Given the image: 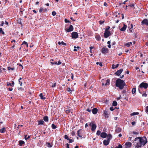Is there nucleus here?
<instances>
[{
	"label": "nucleus",
	"instance_id": "1",
	"mask_svg": "<svg viewBox=\"0 0 148 148\" xmlns=\"http://www.w3.org/2000/svg\"><path fill=\"white\" fill-rule=\"evenodd\" d=\"M147 142V139L145 137H139L135 138L133 143L135 148H140L144 146Z\"/></svg>",
	"mask_w": 148,
	"mask_h": 148
},
{
	"label": "nucleus",
	"instance_id": "2",
	"mask_svg": "<svg viewBox=\"0 0 148 148\" xmlns=\"http://www.w3.org/2000/svg\"><path fill=\"white\" fill-rule=\"evenodd\" d=\"M115 85L116 87H118L121 89H122L125 85V82L120 79H117L116 81Z\"/></svg>",
	"mask_w": 148,
	"mask_h": 148
},
{
	"label": "nucleus",
	"instance_id": "3",
	"mask_svg": "<svg viewBox=\"0 0 148 148\" xmlns=\"http://www.w3.org/2000/svg\"><path fill=\"white\" fill-rule=\"evenodd\" d=\"M148 87V84L147 83L144 82L141 83L139 86L138 90L139 92L140 93H141L140 92L143 88L144 89H146Z\"/></svg>",
	"mask_w": 148,
	"mask_h": 148
},
{
	"label": "nucleus",
	"instance_id": "4",
	"mask_svg": "<svg viewBox=\"0 0 148 148\" xmlns=\"http://www.w3.org/2000/svg\"><path fill=\"white\" fill-rule=\"evenodd\" d=\"M89 125L91 127V130L93 132H95V130L97 127L96 124L93 122H91L89 124Z\"/></svg>",
	"mask_w": 148,
	"mask_h": 148
},
{
	"label": "nucleus",
	"instance_id": "5",
	"mask_svg": "<svg viewBox=\"0 0 148 148\" xmlns=\"http://www.w3.org/2000/svg\"><path fill=\"white\" fill-rule=\"evenodd\" d=\"M110 84V80L108 79L104 81L102 83L103 86H109Z\"/></svg>",
	"mask_w": 148,
	"mask_h": 148
},
{
	"label": "nucleus",
	"instance_id": "6",
	"mask_svg": "<svg viewBox=\"0 0 148 148\" xmlns=\"http://www.w3.org/2000/svg\"><path fill=\"white\" fill-rule=\"evenodd\" d=\"M78 34L76 32H73L71 34V37L73 39H76L78 37Z\"/></svg>",
	"mask_w": 148,
	"mask_h": 148
},
{
	"label": "nucleus",
	"instance_id": "7",
	"mask_svg": "<svg viewBox=\"0 0 148 148\" xmlns=\"http://www.w3.org/2000/svg\"><path fill=\"white\" fill-rule=\"evenodd\" d=\"M110 35V32L109 31H106V30L105 32L104 33V37L106 38H107Z\"/></svg>",
	"mask_w": 148,
	"mask_h": 148
},
{
	"label": "nucleus",
	"instance_id": "8",
	"mask_svg": "<svg viewBox=\"0 0 148 148\" xmlns=\"http://www.w3.org/2000/svg\"><path fill=\"white\" fill-rule=\"evenodd\" d=\"M101 51L102 53L105 54L108 52V49L107 48L103 47L101 49Z\"/></svg>",
	"mask_w": 148,
	"mask_h": 148
},
{
	"label": "nucleus",
	"instance_id": "9",
	"mask_svg": "<svg viewBox=\"0 0 148 148\" xmlns=\"http://www.w3.org/2000/svg\"><path fill=\"white\" fill-rule=\"evenodd\" d=\"M73 29V27L72 25H71L69 28L66 29V31L67 32H69L72 31Z\"/></svg>",
	"mask_w": 148,
	"mask_h": 148
},
{
	"label": "nucleus",
	"instance_id": "10",
	"mask_svg": "<svg viewBox=\"0 0 148 148\" xmlns=\"http://www.w3.org/2000/svg\"><path fill=\"white\" fill-rule=\"evenodd\" d=\"M120 30L122 31H124L127 28V25H125L124 23H123V26L121 28H120V26H119Z\"/></svg>",
	"mask_w": 148,
	"mask_h": 148
},
{
	"label": "nucleus",
	"instance_id": "11",
	"mask_svg": "<svg viewBox=\"0 0 148 148\" xmlns=\"http://www.w3.org/2000/svg\"><path fill=\"white\" fill-rule=\"evenodd\" d=\"M142 25L145 24L147 25H148V20L147 19H144L141 22Z\"/></svg>",
	"mask_w": 148,
	"mask_h": 148
},
{
	"label": "nucleus",
	"instance_id": "12",
	"mask_svg": "<svg viewBox=\"0 0 148 148\" xmlns=\"http://www.w3.org/2000/svg\"><path fill=\"white\" fill-rule=\"evenodd\" d=\"M123 71V69H121L119 70H118L115 73V74L116 75L119 76L121 73Z\"/></svg>",
	"mask_w": 148,
	"mask_h": 148
},
{
	"label": "nucleus",
	"instance_id": "13",
	"mask_svg": "<svg viewBox=\"0 0 148 148\" xmlns=\"http://www.w3.org/2000/svg\"><path fill=\"white\" fill-rule=\"evenodd\" d=\"M125 145L126 146V148H128L132 146V144L130 142H127L125 143Z\"/></svg>",
	"mask_w": 148,
	"mask_h": 148
},
{
	"label": "nucleus",
	"instance_id": "14",
	"mask_svg": "<svg viewBox=\"0 0 148 148\" xmlns=\"http://www.w3.org/2000/svg\"><path fill=\"white\" fill-rule=\"evenodd\" d=\"M110 141L108 140H104L103 141V144L104 145H108Z\"/></svg>",
	"mask_w": 148,
	"mask_h": 148
},
{
	"label": "nucleus",
	"instance_id": "15",
	"mask_svg": "<svg viewBox=\"0 0 148 148\" xmlns=\"http://www.w3.org/2000/svg\"><path fill=\"white\" fill-rule=\"evenodd\" d=\"M107 136V134L105 132H102L101 133L100 136L101 137L105 138Z\"/></svg>",
	"mask_w": 148,
	"mask_h": 148
},
{
	"label": "nucleus",
	"instance_id": "16",
	"mask_svg": "<svg viewBox=\"0 0 148 148\" xmlns=\"http://www.w3.org/2000/svg\"><path fill=\"white\" fill-rule=\"evenodd\" d=\"M47 9L46 8H41L39 10V12L40 13L43 11L44 12H47Z\"/></svg>",
	"mask_w": 148,
	"mask_h": 148
},
{
	"label": "nucleus",
	"instance_id": "17",
	"mask_svg": "<svg viewBox=\"0 0 148 148\" xmlns=\"http://www.w3.org/2000/svg\"><path fill=\"white\" fill-rule=\"evenodd\" d=\"M14 82L13 81H12V83H10L9 82H7V85L10 86H11L13 87L14 86Z\"/></svg>",
	"mask_w": 148,
	"mask_h": 148
},
{
	"label": "nucleus",
	"instance_id": "18",
	"mask_svg": "<svg viewBox=\"0 0 148 148\" xmlns=\"http://www.w3.org/2000/svg\"><path fill=\"white\" fill-rule=\"evenodd\" d=\"M92 112L94 114H96L97 112V109L96 108H94L92 109Z\"/></svg>",
	"mask_w": 148,
	"mask_h": 148
},
{
	"label": "nucleus",
	"instance_id": "19",
	"mask_svg": "<svg viewBox=\"0 0 148 148\" xmlns=\"http://www.w3.org/2000/svg\"><path fill=\"white\" fill-rule=\"evenodd\" d=\"M6 131V130L5 127H3L0 130V132L1 133H4Z\"/></svg>",
	"mask_w": 148,
	"mask_h": 148
},
{
	"label": "nucleus",
	"instance_id": "20",
	"mask_svg": "<svg viewBox=\"0 0 148 148\" xmlns=\"http://www.w3.org/2000/svg\"><path fill=\"white\" fill-rule=\"evenodd\" d=\"M96 39L97 40H99L101 39L100 36L99 34H96L95 35Z\"/></svg>",
	"mask_w": 148,
	"mask_h": 148
},
{
	"label": "nucleus",
	"instance_id": "21",
	"mask_svg": "<svg viewBox=\"0 0 148 148\" xmlns=\"http://www.w3.org/2000/svg\"><path fill=\"white\" fill-rule=\"evenodd\" d=\"M66 90L68 92H70V93H71L72 92H74V90L73 89H71L70 88H68Z\"/></svg>",
	"mask_w": 148,
	"mask_h": 148
},
{
	"label": "nucleus",
	"instance_id": "22",
	"mask_svg": "<svg viewBox=\"0 0 148 148\" xmlns=\"http://www.w3.org/2000/svg\"><path fill=\"white\" fill-rule=\"evenodd\" d=\"M139 113L138 112H134L130 114L131 116H134L135 115H138L139 114Z\"/></svg>",
	"mask_w": 148,
	"mask_h": 148
},
{
	"label": "nucleus",
	"instance_id": "23",
	"mask_svg": "<svg viewBox=\"0 0 148 148\" xmlns=\"http://www.w3.org/2000/svg\"><path fill=\"white\" fill-rule=\"evenodd\" d=\"M39 96L41 99L44 100L45 99V97L43 95L42 93H40L39 95Z\"/></svg>",
	"mask_w": 148,
	"mask_h": 148
},
{
	"label": "nucleus",
	"instance_id": "24",
	"mask_svg": "<svg viewBox=\"0 0 148 148\" xmlns=\"http://www.w3.org/2000/svg\"><path fill=\"white\" fill-rule=\"evenodd\" d=\"M131 45H132V43L131 42L127 43L125 44V45L128 47H129Z\"/></svg>",
	"mask_w": 148,
	"mask_h": 148
},
{
	"label": "nucleus",
	"instance_id": "25",
	"mask_svg": "<svg viewBox=\"0 0 148 148\" xmlns=\"http://www.w3.org/2000/svg\"><path fill=\"white\" fill-rule=\"evenodd\" d=\"M44 123V122L43 120H40L38 122V125H43Z\"/></svg>",
	"mask_w": 148,
	"mask_h": 148
},
{
	"label": "nucleus",
	"instance_id": "26",
	"mask_svg": "<svg viewBox=\"0 0 148 148\" xmlns=\"http://www.w3.org/2000/svg\"><path fill=\"white\" fill-rule=\"evenodd\" d=\"M112 137V135L110 134H108L107 136V140L110 141Z\"/></svg>",
	"mask_w": 148,
	"mask_h": 148
},
{
	"label": "nucleus",
	"instance_id": "27",
	"mask_svg": "<svg viewBox=\"0 0 148 148\" xmlns=\"http://www.w3.org/2000/svg\"><path fill=\"white\" fill-rule=\"evenodd\" d=\"M43 119L45 122H48V118L47 116H45L44 117Z\"/></svg>",
	"mask_w": 148,
	"mask_h": 148
},
{
	"label": "nucleus",
	"instance_id": "28",
	"mask_svg": "<svg viewBox=\"0 0 148 148\" xmlns=\"http://www.w3.org/2000/svg\"><path fill=\"white\" fill-rule=\"evenodd\" d=\"M103 114L105 115V116L106 117H108V112L107 111H104L103 112Z\"/></svg>",
	"mask_w": 148,
	"mask_h": 148
},
{
	"label": "nucleus",
	"instance_id": "29",
	"mask_svg": "<svg viewBox=\"0 0 148 148\" xmlns=\"http://www.w3.org/2000/svg\"><path fill=\"white\" fill-rule=\"evenodd\" d=\"M58 44L59 45H63L66 46V44L63 41L62 42H58Z\"/></svg>",
	"mask_w": 148,
	"mask_h": 148
},
{
	"label": "nucleus",
	"instance_id": "30",
	"mask_svg": "<svg viewBox=\"0 0 148 148\" xmlns=\"http://www.w3.org/2000/svg\"><path fill=\"white\" fill-rule=\"evenodd\" d=\"M19 145L20 146H22L25 143L24 142L23 140H20L19 141Z\"/></svg>",
	"mask_w": 148,
	"mask_h": 148
},
{
	"label": "nucleus",
	"instance_id": "31",
	"mask_svg": "<svg viewBox=\"0 0 148 148\" xmlns=\"http://www.w3.org/2000/svg\"><path fill=\"white\" fill-rule=\"evenodd\" d=\"M117 103L116 101H113V103H112V105L113 106H117Z\"/></svg>",
	"mask_w": 148,
	"mask_h": 148
},
{
	"label": "nucleus",
	"instance_id": "32",
	"mask_svg": "<svg viewBox=\"0 0 148 148\" xmlns=\"http://www.w3.org/2000/svg\"><path fill=\"white\" fill-rule=\"evenodd\" d=\"M47 146L49 147H52V146L51 145L50 143H47Z\"/></svg>",
	"mask_w": 148,
	"mask_h": 148
},
{
	"label": "nucleus",
	"instance_id": "33",
	"mask_svg": "<svg viewBox=\"0 0 148 148\" xmlns=\"http://www.w3.org/2000/svg\"><path fill=\"white\" fill-rule=\"evenodd\" d=\"M81 130H78L77 131V136L80 137H81L82 136L80 135V133H79V132H80V131Z\"/></svg>",
	"mask_w": 148,
	"mask_h": 148
},
{
	"label": "nucleus",
	"instance_id": "34",
	"mask_svg": "<svg viewBox=\"0 0 148 148\" xmlns=\"http://www.w3.org/2000/svg\"><path fill=\"white\" fill-rule=\"evenodd\" d=\"M136 92V88H134L132 89V94H134Z\"/></svg>",
	"mask_w": 148,
	"mask_h": 148
},
{
	"label": "nucleus",
	"instance_id": "35",
	"mask_svg": "<svg viewBox=\"0 0 148 148\" xmlns=\"http://www.w3.org/2000/svg\"><path fill=\"white\" fill-rule=\"evenodd\" d=\"M51 127L53 129H55L56 128V126L53 124H52Z\"/></svg>",
	"mask_w": 148,
	"mask_h": 148
},
{
	"label": "nucleus",
	"instance_id": "36",
	"mask_svg": "<svg viewBox=\"0 0 148 148\" xmlns=\"http://www.w3.org/2000/svg\"><path fill=\"white\" fill-rule=\"evenodd\" d=\"M50 63L51 64H56L58 65V62H51Z\"/></svg>",
	"mask_w": 148,
	"mask_h": 148
},
{
	"label": "nucleus",
	"instance_id": "37",
	"mask_svg": "<svg viewBox=\"0 0 148 148\" xmlns=\"http://www.w3.org/2000/svg\"><path fill=\"white\" fill-rule=\"evenodd\" d=\"M74 49L73 50V51H77V49H76V48H79V47H76L75 46L74 47Z\"/></svg>",
	"mask_w": 148,
	"mask_h": 148
},
{
	"label": "nucleus",
	"instance_id": "38",
	"mask_svg": "<svg viewBox=\"0 0 148 148\" xmlns=\"http://www.w3.org/2000/svg\"><path fill=\"white\" fill-rule=\"evenodd\" d=\"M101 132L99 131V130H98L97 131V133H96V134L98 136H99V135H101Z\"/></svg>",
	"mask_w": 148,
	"mask_h": 148
},
{
	"label": "nucleus",
	"instance_id": "39",
	"mask_svg": "<svg viewBox=\"0 0 148 148\" xmlns=\"http://www.w3.org/2000/svg\"><path fill=\"white\" fill-rule=\"evenodd\" d=\"M30 137V136H27V135H25V140H27Z\"/></svg>",
	"mask_w": 148,
	"mask_h": 148
},
{
	"label": "nucleus",
	"instance_id": "40",
	"mask_svg": "<svg viewBox=\"0 0 148 148\" xmlns=\"http://www.w3.org/2000/svg\"><path fill=\"white\" fill-rule=\"evenodd\" d=\"M64 138L67 139V140H69V138L68 137V136L67 135H65L64 136Z\"/></svg>",
	"mask_w": 148,
	"mask_h": 148
},
{
	"label": "nucleus",
	"instance_id": "41",
	"mask_svg": "<svg viewBox=\"0 0 148 148\" xmlns=\"http://www.w3.org/2000/svg\"><path fill=\"white\" fill-rule=\"evenodd\" d=\"M8 69L9 70H13L14 69V68H11L10 67H8Z\"/></svg>",
	"mask_w": 148,
	"mask_h": 148
},
{
	"label": "nucleus",
	"instance_id": "42",
	"mask_svg": "<svg viewBox=\"0 0 148 148\" xmlns=\"http://www.w3.org/2000/svg\"><path fill=\"white\" fill-rule=\"evenodd\" d=\"M56 14V12L54 11L52 12V14L53 16H55Z\"/></svg>",
	"mask_w": 148,
	"mask_h": 148
},
{
	"label": "nucleus",
	"instance_id": "43",
	"mask_svg": "<svg viewBox=\"0 0 148 148\" xmlns=\"http://www.w3.org/2000/svg\"><path fill=\"white\" fill-rule=\"evenodd\" d=\"M122 147L121 145H119L117 147H116L115 148H122Z\"/></svg>",
	"mask_w": 148,
	"mask_h": 148
},
{
	"label": "nucleus",
	"instance_id": "44",
	"mask_svg": "<svg viewBox=\"0 0 148 148\" xmlns=\"http://www.w3.org/2000/svg\"><path fill=\"white\" fill-rule=\"evenodd\" d=\"M112 69H114L115 68H116V67H115V65L113 64L112 65Z\"/></svg>",
	"mask_w": 148,
	"mask_h": 148
},
{
	"label": "nucleus",
	"instance_id": "45",
	"mask_svg": "<svg viewBox=\"0 0 148 148\" xmlns=\"http://www.w3.org/2000/svg\"><path fill=\"white\" fill-rule=\"evenodd\" d=\"M69 143H72L74 141V140L72 139H69Z\"/></svg>",
	"mask_w": 148,
	"mask_h": 148
},
{
	"label": "nucleus",
	"instance_id": "46",
	"mask_svg": "<svg viewBox=\"0 0 148 148\" xmlns=\"http://www.w3.org/2000/svg\"><path fill=\"white\" fill-rule=\"evenodd\" d=\"M64 21H65V22L66 23L69 22V21L66 19H65Z\"/></svg>",
	"mask_w": 148,
	"mask_h": 148
},
{
	"label": "nucleus",
	"instance_id": "47",
	"mask_svg": "<svg viewBox=\"0 0 148 148\" xmlns=\"http://www.w3.org/2000/svg\"><path fill=\"white\" fill-rule=\"evenodd\" d=\"M147 96V95L145 93H144L142 94V96L146 97Z\"/></svg>",
	"mask_w": 148,
	"mask_h": 148
},
{
	"label": "nucleus",
	"instance_id": "48",
	"mask_svg": "<svg viewBox=\"0 0 148 148\" xmlns=\"http://www.w3.org/2000/svg\"><path fill=\"white\" fill-rule=\"evenodd\" d=\"M146 111L147 112L148 114V106H147L146 107Z\"/></svg>",
	"mask_w": 148,
	"mask_h": 148
},
{
	"label": "nucleus",
	"instance_id": "49",
	"mask_svg": "<svg viewBox=\"0 0 148 148\" xmlns=\"http://www.w3.org/2000/svg\"><path fill=\"white\" fill-rule=\"evenodd\" d=\"M86 110L88 112H90L91 111V109L89 108H88Z\"/></svg>",
	"mask_w": 148,
	"mask_h": 148
},
{
	"label": "nucleus",
	"instance_id": "50",
	"mask_svg": "<svg viewBox=\"0 0 148 148\" xmlns=\"http://www.w3.org/2000/svg\"><path fill=\"white\" fill-rule=\"evenodd\" d=\"M114 109L112 107H111L110 108V110L111 111L114 110Z\"/></svg>",
	"mask_w": 148,
	"mask_h": 148
},
{
	"label": "nucleus",
	"instance_id": "51",
	"mask_svg": "<svg viewBox=\"0 0 148 148\" xmlns=\"http://www.w3.org/2000/svg\"><path fill=\"white\" fill-rule=\"evenodd\" d=\"M56 86V83H54L53 84H52V86L53 87H55Z\"/></svg>",
	"mask_w": 148,
	"mask_h": 148
},
{
	"label": "nucleus",
	"instance_id": "52",
	"mask_svg": "<svg viewBox=\"0 0 148 148\" xmlns=\"http://www.w3.org/2000/svg\"><path fill=\"white\" fill-rule=\"evenodd\" d=\"M27 42H25V41H24L23 42V43H22L23 44H25L26 45H27Z\"/></svg>",
	"mask_w": 148,
	"mask_h": 148
},
{
	"label": "nucleus",
	"instance_id": "53",
	"mask_svg": "<svg viewBox=\"0 0 148 148\" xmlns=\"http://www.w3.org/2000/svg\"><path fill=\"white\" fill-rule=\"evenodd\" d=\"M58 65H59L61 64L62 62H61L60 61H59L58 63Z\"/></svg>",
	"mask_w": 148,
	"mask_h": 148
},
{
	"label": "nucleus",
	"instance_id": "54",
	"mask_svg": "<svg viewBox=\"0 0 148 148\" xmlns=\"http://www.w3.org/2000/svg\"><path fill=\"white\" fill-rule=\"evenodd\" d=\"M99 22L100 24H102L104 22V21H99Z\"/></svg>",
	"mask_w": 148,
	"mask_h": 148
},
{
	"label": "nucleus",
	"instance_id": "55",
	"mask_svg": "<svg viewBox=\"0 0 148 148\" xmlns=\"http://www.w3.org/2000/svg\"><path fill=\"white\" fill-rule=\"evenodd\" d=\"M133 133L134 134H136V135L138 134V133L135 132H133Z\"/></svg>",
	"mask_w": 148,
	"mask_h": 148
},
{
	"label": "nucleus",
	"instance_id": "56",
	"mask_svg": "<svg viewBox=\"0 0 148 148\" xmlns=\"http://www.w3.org/2000/svg\"><path fill=\"white\" fill-rule=\"evenodd\" d=\"M71 134L73 136H74L75 135V133L73 131H72L71 132Z\"/></svg>",
	"mask_w": 148,
	"mask_h": 148
},
{
	"label": "nucleus",
	"instance_id": "57",
	"mask_svg": "<svg viewBox=\"0 0 148 148\" xmlns=\"http://www.w3.org/2000/svg\"><path fill=\"white\" fill-rule=\"evenodd\" d=\"M136 123V122L135 121L133 122L132 123V124L133 125H134Z\"/></svg>",
	"mask_w": 148,
	"mask_h": 148
},
{
	"label": "nucleus",
	"instance_id": "58",
	"mask_svg": "<svg viewBox=\"0 0 148 148\" xmlns=\"http://www.w3.org/2000/svg\"><path fill=\"white\" fill-rule=\"evenodd\" d=\"M129 6L130 7H133L134 6V4H130V5H129Z\"/></svg>",
	"mask_w": 148,
	"mask_h": 148
},
{
	"label": "nucleus",
	"instance_id": "59",
	"mask_svg": "<svg viewBox=\"0 0 148 148\" xmlns=\"http://www.w3.org/2000/svg\"><path fill=\"white\" fill-rule=\"evenodd\" d=\"M4 23V22L3 21H1V26H3Z\"/></svg>",
	"mask_w": 148,
	"mask_h": 148
},
{
	"label": "nucleus",
	"instance_id": "60",
	"mask_svg": "<svg viewBox=\"0 0 148 148\" xmlns=\"http://www.w3.org/2000/svg\"><path fill=\"white\" fill-rule=\"evenodd\" d=\"M19 84H20V85L21 86L22 85V82H20V81H19Z\"/></svg>",
	"mask_w": 148,
	"mask_h": 148
},
{
	"label": "nucleus",
	"instance_id": "61",
	"mask_svg": "<svg viewBox=\"0 0 148 148\" xmlns=\"http://www.w3.org/2000/svg\"><path fill=\"white\" fill-rule=\"evenodd\" d=\"M66 148H69V145L68 144V143H67L66 144Z\"/></svg>",
	"mask_w": 148,
	"mask_h": 148
},
{
	"label": "nucleus",
	"instance_id": "62",
	"mask_svg": "<svg viewBox=\"0 0 148 148\" xmlns=\"http://www.w3.org/2000/svg\"><path fill=\"white\" fill-rule=\"evenodd\" d=\"M3 31L2 28H0V33H1Z\"/></svg>",
	"mask_w": 148,
	"mask_h": 148
},
{
	"label": "nucleus",
	"instance_id": "63",
	"mask_svg": "<svg viewBox=\"0 0 148 148\" xmlns=\"http://www.w3.org/2000/svg\"><path fill=\"white\" fill-rule=\"evenodd\" d=\"M12 88H8V90L10 91H12Z\"/></svg>",
	"mask_w": 148,
	"mask_h": 148
},
{
	"label": "nucleus",
	"instance_id": "64",
	"mask_svg": "<svg viewBox=\"0 0 148 148\" xmlns=\"http://www.w3.org/2000/svg\"><path fill=\"white\" fill-rule=\"evenodd\" d=\"M108 47L109 48H111V45L110 44V45H108Z\"/></svg>",
	"mask_w": 148,
	"mask_h": 148
}]
</instances>
